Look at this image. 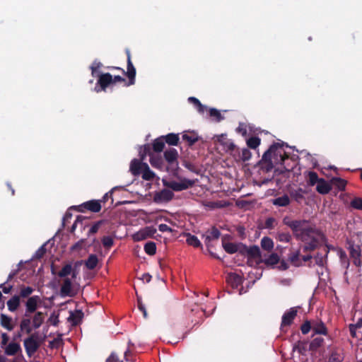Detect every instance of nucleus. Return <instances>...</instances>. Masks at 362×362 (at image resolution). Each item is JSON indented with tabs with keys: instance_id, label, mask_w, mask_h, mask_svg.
<instances>
[{
	"instance_id": "nucleus-7",
	"label": "nucleus",
	"mask_w": 362,
	"mask_h": 362,
	"mask_svg": "<svg viewBox=\"0 0 362 362\" xmlns=\"http://www.w3.org/2000/svg\"><path fill=\"white\" fill-rule=\"evenodd\" d=\"M24 346L27 355L31 357L39 349L40 344L37 341V337L33 334L24 340Z\"/></svg>"
},
{
	"instance_id": "nucleus-55",
	"label": "nucleus",
	"mask_w": 362,
	"mask_h": 362,
	"mask_svg": "<svg viewBox=\"0 0 362 362\" xmlns=\"http://www.w3.org/2000/svg\"><path fill=\"white\" fill-rule=\"evenodd\" d=\"M106 362H122L115 353H112L111 355L106 360Z\"/></svg>"
},
{
	"instance_id": "nucleus-22",
	"label": "nucleus",
	"mask_w": 362,
	"mask_h": 362,
	"mask_svg": "<svg viewBox=\"0 0 362 362\" xmlns=\"http://www.w3.org/2000/svg\"><path fill=\"white\" fill-rule=\"evenodd\" d=\"M100 85L105 89L108 85L113 83V78L110 74H102L98 81Z\"/></svg>"
},
{
	"instance_id": "nucleus-18",
	"label": "nucleus",
	"mask_w": 362,
	"mask_h": 362,
	"mask_svg": "<svg viewBox=\"0 0 362 362\" xmlns=\"http://www.w3.org/2000/svg\"><path fill=\"white\" fill-rule=\"evenodd\" d=\"M31 319L30 317H25L21 320L20 323V329L22 332L28 334H30L33 331V327L30 326Z\"/></svg>"
},
{
	"instance_id": "nucleus-16",
	"label": "nucleus",
	"mask_w": 362,
	"mask_h": 362,
	"mask_svg": "<svg viewBox=\"0 0 362 362\" xmlns=\"http://www.w3.org/2000/svg\"><path fill=\"white\" fill-rule=\"evenodd\" d=\"M21 298L19 296L15 295L12 296L6 303L8 310L10 312H15L20 306Z\"/></svg>"
},
{
	"instance_id": "nucleus-45",
	"label": "nucleus",
	"mask_w": 362,
	"mask_h": 362,
	"mask_svg": "<svg viewBox=\"0 0 362 362\" xmlns=\"http://www.w3.org/2000/svg\"><path fill=\"white\" fill-rule=\"evenodd\" d=\"M173 196V192L168 189L163 190L160 194V199L165 200V201H168V200L171 199Z\"/></svg>"
},
{
	"instance_id": "nucleus-35",
	"label": "nucleus",
	"mask_w": 362,
	"mask_h": 362,
	"mask_svg": "<svg viewBox=\"0 0 362 362\" xmlns=\"http://www.w3.org/2000/svg\"><path fill=\"white\" fill-rule=\"evenodd\" d=\"M320 180V179L318 178V176L316 173L308 172V182L310 185L313 186L315 185H317Z\"/></svg>"
},
{
	"instance_id": "nucleus-64",
	"label": "nucleus",
	"mask_w": 362,
	"mask_h": 362,
	"mask_svg": "<svg viewBox=\"0 0 362 362\" xmlns=\"http://www.w3.org/2000/svg\"><path fill=\"white\" fill-rule=\"evenodd\" d=\"M211 235L214 238H218L220 235V233L217 229L214 228L211 231Z\"/></svg>"
},
{
	"instance_id": "nucleus-15",
	"label": "nucleus",
	"mask_w": 362,
	"mask_h": 362,
	"mask_svg": "<svg viewBox=\"0 0 362 362\" xmlns=\"http://www.w3.org/2000/svg\"><path fill=\"white\" fill-rule=\"evenodd\" d=\"M216 141L226 146V148L228 150H233L235 147L234 144L230 141L228 140L226 137V134H220L217 135L214 137Z\"/></svg>"
},
{
	"instance_id": "nucleus-41",
	"label": "nucleus",
	"mask_w": 362,
	"mask_h": 362,
	"mask_svg": "<svg viewBox=\"0 0 362 362\" xmlns=\"http://www.w3.org/2000/svg\"><path fill=\"white\" fill-rule=\"evenodd\" d=\"M361 327H362V318L360 317V318H358L357 322L355 325H351L349 327L350 332H351L352 337H356V329L361 328Z\"/></svg>"
},
{
	"instance_id": "nucleus-23",
	"label": "nucleus",
	"mask_w": 362,
	"mask_h": 362,
	"mask_svg": "<svg viewBox=\"0 0 362 362\" xmlns=\"http://www.w3.org/2000/svg\"><path fill=\"white\" fill-rule=\"evenodd\" d=\"M84 206L88 210L93 212H99L101 209V205L99 201L92 200L84 204Z\"/></svg>"
},
{
	"instance_id": "nucleus-13",
	"label": "nucleus",
	"mask_w": 362,
	"mask_h": 362,
	"mask_svg": "<svg viewBox=\"0 0 362 362\" xmlns=\"http://www.w3.org/2000/svg\"><path fill=\"white\" fill-rule=\"evenodd\" d=\"M0 325L8 331H12L14 329L12 317L6 314L0 315Z\"/></svg>"
},
{
	"instance_id": "nucleus-29",
	"label": "nucleus",
	"mask_w": 362,
	"mask_h": 362,
	"mask_svg": "<svg viewBox=\"0 0 362 362\" xmlns=\"http://www.w3.org/2000/svg\"><path fill=\"white\" fill-rule=\"evenodd\" d=\"M290 202L289 198L287 195L278 197L273 200V204L279 206H286Z\"/></svg>"
},
{
	"instance_id": "nucleus-57",
	"label": "nucleus",
	"mask_w": 362,
	"mask_h": 362,
	"mask_svg": "<svg viewBox=\"0 0 362 362\" xmlns=\"http://www.w3.org/2000/svg\"><path fill=\"white\" fill-rule=\"evenodd\" d=\"M233 280L236 285L241 283V277L236 274H230L228 276V281Z\"/></svg>"
},
{
	"instance_id": "nucleus-62",
	"label": "nucleus",
	"mask_w": 362,
	"mask_h": 362,
	"mask_svg": "<svg viewBox=\"0 0 362 362\" xmlns=\"http://www.w3.org/2000/svg\"><path fill=\"white\" fill-rule=\"evenodd\" d=\"M277 267L280 270H286L288 269V266L286 262L281 261L280 264L277 266Z\"/></svg>"
},
{
	"instance_id": "nucleus-17",
	"label": "nucleus",
	"mask_w": 362,
	"mask_h": 362,
	"mask_svg": "<svg viewBox=\"0 0 362 362\" xmlns=\"http://www.w3.org/2000/svg\"><path fill=\"white\" fill-rule=\"evenodd\" d=\"M21 352V347L18 343L11 342L5 348V354L8 356H14Z\"/></svg>"
},
{
	"instance_id": "nucleus-26",
	"label": "nucleus",
	"mask_w": 362,
	"mask_h": 362,
	"mask_svg": "<svg viewBox=\"0 0 362 362\" xmlns=\"http://www.w3.org/2000/svg\"><path fill=\"white\" fill-rule=\"evenodd\" d=\"M34 288L31 286H21L20 287L19 296L20 298H26L30 297V296L33 293Z\"/></svg>"
},
{
	"instance_id": "nucleus-59",
	"label": "nucleus",
	"mask_w": 362,
	"mask_h": 362,
	"mask_svg": "<svg viewBox=\"0 0 362 362\" xmlns=\"http://www.w3.org/2000/svg\"><path fill=\"white\" fill-rule=\"evenodd\" d=\"M138 307H139V309L143 313L144 317L145 318H146L147 317L146 310L139 298L138 299Z\"/></svg>"
},
{
	"instance_id": "nucleus-53",
	"label": "nucleus",
	"mask_w": 362,
	"mask_h": 362,
	"mask_svg": "<svg viewBox=\"0 0 362 362\" xmlns=\"http://www.w3.org/2000/svg\"><path fill=\"white\" fill-rule=\"evenodd\" d=\"M249 253L252 256V257H259V255H260V250H259V248L257 247V246H253L252 247L250 248L249 250Z\"/></svg>"
},
{
	"instance_id": "nucleus-1",
	"label": "nucleus",
	"mask_w": 362,
	"mask_h": 362,
	"mask_svg": "<svg viewBox=\"0 0 362 362\" xmlns=\"http://www.w3.org/2000/svg\"><path fill=\"white\" fill-rule=\"evenodd\" d=\"M283 222L291 228L298 238L304 243V248L306 250H314L322 239V235L310 228L305 221L291 220L289 217H285Z\"/></svg>"
},
{
	"instance_id": "nucleus-3",
	"label": "nucleus",
	"mask_w": 362,
	"mask_h": 362,
	"mask_svg": "<svg viewBox=\"0 0 362 362\" xmlns=\"http://www.w3.org/2000/svg\"><path fill=\"white\" fill-rule=\"evenodd\" d=\"M130 171L134 175H142V178L145 180H153L155 177V173L150 170L149 166L146 163L134 159L130 163Z\"/></svg>"
},
{
	"instance_id": "nucleus-36",
	"label": "nucleus",
	"mask_w": 362,
	"mask_h": 362,
	"mask_svg": "<svg viewBox=\"0 0 362 362\" xmlns=\"http://www.w3.org/2000/svg\"><path fill=\"white\" fill-rule=\"evenodd\" d=\"M48 244V242L43 244L35 253L33 258L36 259H41L47 252L46 246Z\"/></svg>"
},
{
	"instance_id": "nucleus-37",
	"label": "nucleus",
	"mask_w": 362,
	"mask_h": 362,
	"mask_svg": "<svg viewBox=\"0 0 362 362\" xmlns=\"http://www.w3.org/2000/svg\"><path fill=\"white\" fill-rule=\"evenodd\" d=\"M223 248L228 253L233 254L235 253L238 250V246L232 243H223Z\"/></svg>"
},
{
	"instance_id": "nucleus-61",
	"label": "nucleus",
	"mask_w": 362,
	"mask_h": 362,
	"mask_svg": "<svg viewBox=\"0 0 362 362\" xmlns=\"http://www.w3.org/2000/svg\"><path fill=\"white\" fill-rule=\"evenodd\" d=\"M158 229L161 232H171L172 229L166 224H160Z\"/></svg>"
},
{
	"instance_id": "nucleus-4",
	"label": "nucleus",
	"mask_w": 362,
	"mask_h": 362,
	"mask_svg": "<svg viewBox=\"0 0 362 362\" xmlns=\"http://www.w3.org/2000/svg\"><path fill=\"white\" fill-rule=\"evenodd\" d=\"M51 271L52 274L55 276V280L58 284H61V279H63L60 294L62 297L68 296V263L64 264L62 269L57 271V268L52 264Z\"/></svg>"
},
{
	"instance_id": "nucleus-11",
	"label": "nucleus",
	"mask_w": 362,
	"mask_h": 362,
	"mask_svg": "<svg viewBox=\"0 0 362 362\" xmlns=\"http://www.w3.org/2000/svg\"><path fill=\"white\" fill-rule=\"evenodd\" d=\"M194 184L193 181L185 180L180 182H171L169 185L170 187L175 191H181L192 186Z\"/></svg>"
},
{
	"instance_id": "nucleus-21",
	"label": "nucleus",
	"mask_w": 362,
	"mask_h": 362,
	"mask_svg": "<svg viewBox=\"0 0 362 362\" xmlns=\"http://www.w3.org/2000/svg\"><path fill=\"white\" fill-rule=\"evenodd\" d=\"M312 330L315 334H327V328L322 322H312Z\"/></svg>"
},
{
	"instance_id": "nucleus-39",
	"label": "nucleus",
	"mask_w": 362,
	"mask_h": 362,
	"mask_svg": "<svg viewBox=\"0 0 362 362\" xmlns=\"http://www.w3.org/2000/svg\"><path fill=\"white\" fill-rule=\"evenodd\" d=\"M293 351H297L299 354H304V353L306 351V344L303 342L298 341L293 346Z\"/></svg>"
},
{
	"instance_id": "nucleus-27",
	"label": "nucleus",
	"mask_w": 362,
	"mask_h": 362,
	"mask_svg": "<svg viewBox=\"0 0 362 362\" xmlns=\"http://www.w3.org/2000/svg\"><path fill=\"white\" fill-rule=\"evenodd\" d=\"M261 247L267 251H271L274 247V242L270 238L264 237L261 240Z\"/></svg>"
},
{
	"instance_id": "nucleus-43",
	"label": "nucleus",
	"mask_w": 362,
	"mask_h": 362,
	"mask_svg": "<svg viewBox=\"0 0 362 362\" xmlns=\"http://www.w3.org/2000/svg\"><path fill=\"white\" fill-rule=\"evenodd\" d=\"M332 183L341 190L344 189L346 185V181L341 178H333Z\"/></svg>"
},
{
	"instance_id": "nucleus-5",
	"label": "nucleus",
	"mask_w": 362,
	"mask_h": 362,
	"mask_svg": "<svg viewBox=\"0 0 362 362\" xmlns=\"http://www.w3.org/2000/svg\"><path fill=\"white\" fill-rule=\"evenodd\" d=\"M41 303L42 300L39 296H33L29 297L25 302V311L24 316L30 317V315L35 313Z\"/></svg>"
},
{
	"instance_id": "nucleus-60",
	"label": "nucleus",
	"mask_w": 362,
	"mask_h": 362,
	"mask_svg": "<svg viewBox=\"0 0 362 362\" xmlns=\"http://www.w3.org/2000/svg\"><path fill=\"white\" fill-rule=\"evenodd\" d=\"M9 340V337L7 335L6 333H2L1 334V346H6L8 344V341Z\"/></svg>"
},
{
	"instance_id": "nucleus-12",
	"label": "nucleus",
	"mask_w": 362,
	"mask_h": 362,
	"mask_svg": "<svg viewBox=\"0 0 362 362\" xmlns=\"http://www.w3.org/2000/svg\"><path fill=\"white\" fill-rule=\"evenodd\" d=\"M297 314V310L294 308H291L289 310H288L286 313H284V315L282 317V326H288L290 325L296 316Z\"/></svg>"
},
{
	"instance_id": "nucleus-6",
	"label": "nucleus",
	"mask_w": 362,
	"mask_h": 362,
	"mask_svg": "<svg viewBox=\"0 0 362 362\" xmlns=\"http://www.w3.org/2000/svg\"><path fill=\"white\" fill-rule=\"evenodd\" d=\"M271 156L276 157V161H279L280 163H282L288 158V156L285 155L284 151L278 145L272 146L269 149L265 152L263 158L267 160Z\"/></svg>"
},
{
	"instance_id": "nucleus-24",
	"label": "nucleus",
	"mask_w": 362,
	"mask_h": 362,
	"mask_svg": "<svg viewBox=\"0 0 362 362\" xmlns=\"http://www.w3.org/2000/svg\"><path fill=\"white\" fill-rule=\"evenodd\" d=\"M165 160L170 163H176L177 158V152L175 149L171 148L168 150L164 153Z\"/></svg>"
},
{
	"instance_id": "nucleus-33",
	"label": "nucleus",
	"mask_w": 362,
	"mask_h": 362,
	"mask_svg": "<svg viewBox=\"0 0 362 362\" xmlns=\"http://www.w3.org/2000/svg\"><path fill=\"white\" fill-rule=\"evenodd\" d=\"M150 163L151 165L154 168H160L162 167L163 160L160 156H151Z\"/></svg>"
},
{
	"instance_id": "nucleus-47",
	"label": "nucleus",
	"mask_w": 362,
	"mask_h": 362,
	"mask_svg": "<svg viewBox=\"0 0 362 362\" xmlns=\"http://www.w3.org/2000/svg\"><path fill=\"white\" fill-rule=\"evenodd\" d=\"M290 262L295 266H299L300 265V261H299V252H296L289 257Z\"/></svg>"
},
{
	"instance_id": "nucleus-49",
	"label": "nucleus",
	"mask_w": 362,
	"mask_h": 362,
	"mask_svg": "<svg viewBox=\"0 0 362 362\" xmlns=\"http://www.w3.org/2000/svg\"><path fill=\"white\" fill-rule=\"evenodd\" d=\"M351 205L352 207L356 209H362V199L361 198H356L351 201Z\"/></svg>"
},
{
	"instance_id": "nucleus-19",
	"label": "nucleus",
	"mask_w": 362,
	"mask_h": 362,
	"mask_svg": "<svg viewBox=\"0 0 362 362\" xmlns=\"http://www.w3.org/2000/svg\"><path fill=\"white\" fill-rule=\"evenodd\" d=\"M331 189V185L323 179H320L316 186L317 191L322 194H326L329 193Z\"/></svg>"
},
{
	"instance_id": "nucleus-34",
	"label": "nucleus",
	"mask_w": 362,
	"mask_h": 362,
	"mask_svg": "<svg viewBox=\"0 0 362 362\" xmlns=\"http://www.w3.org/2000/svg\"><path fill=\"white\" fill-rule=\"evenodd\" d=\"M145 252L149 255H153L156 252V246L153 242H148L144 245Z\"/></svg>"
},
{
	"instance_id": "nucleus-25",
	"label": "nucleus",
	"mask_w": 362,
	"mask_h": 362,
	"mask_svg": "<svg viewBox=\"0 0 362 362\" xmlns=\"http://www.w3.org/2000/svg\"><path fill=\"white\" fill-rule=\"evenodd\" d=\"M182 139L192 145L198 140L197 134L194 132H185L182 134Z\"/></svg>"
},
{
	"instance_id": "nucleus-31",
	"label": "nucleus",
	"mask_w": 362,
	"mask_h": 362,
	"mask_svg": "<svg viewBox=\"0 0 362 362\" xmlns=\"http://www.w3.org/2000/svg\"><path fill=\"white\" fill-rule=\"evenodd\" d=\"M186 242L189 245L194 247H199L201 245L199 239L194 235L188 233L186 235Z\"/></svg>"
},
{
	"instance_id": "nucleus-10",
	"label": "nucleus",
	"mask_w": 362,
	"mask_h": 362,
	"mask_svg": "<svg viewBox=\"0 0 362 362\" xmlns=\"http://www.w3.org/2000/svg\"><path fill=\"white\" fill-rule=\"evenodd\" d=\"M83 317V313L81 308H76L69 313V324L76 326L79 325Z\"/></svg>"
},
{
	"instance_id": "nucleus-42",
	"label": "nucleus",
	"mask_w": 362,
	"mask_h": 362,
	"mask_svg": "<svg viewBox=\"0 0 362 362\" xmlns=\"http://www.w3.org/2000/svg\"><path fill=\"white\" fill-rule=\"evenodd\" d=\"M164 142L161 139H156L153 144V150L156 152H160L164 148Z\"/></svg>"
},
{
	"instance_id": "nucleus-54",
	"label": "nucleus",
	"mask_w": 362,
	"mask_h": 362,
	"mask_svg": "<svg viewBox=\"0 0 362 362\" xmlns=\"http://www.w3.org/2000/svg\"><path fill=\"white\" fill-rule=\"evenodd\" d=\"M7 283H6V281L3 284H0V288L2 289V291L4 293H9L12 288H13V286L12 285H8V286H6Z\"/></svg>"
},
{
	"instance_id": "nucleus-51",
	"label": "nucleus",
	"mask_w": 362,
	"mask_h": 362,
	"mask_svg": "<svg viewBox=\"0 0 362 362\" xmlns=\"http://www.w3.org/2000/svg\"><path fill=\"white\" fill-rule=\"evenodd\" d=\"M237 132L241 134L243 136L247 134V127L244 123H240L238 128L236 129Z\"/></svg>"
},
{
	"instance_id": "nucleus-14",
	"label": "nucleus",
	"mask_w": 362,
	"mask_h": 362,
	"mask_svg": "<svg viewBox=\"0 0 362 362\" xmlns=\"http://www.w3.org/2000/svg\"><path fill=\"white\" fill-rule=\"evenodd\" d=\"M127 75L129 78V85H132L134 83V78L136 75V70L134 67L132 61L131 57L129 52H127Z\"/></svg>"
},
{
	"instance_id": "nucleus-9",
	"label": "nucleus",
	"mask_w": 362,
	"mask_h": 362,
	"mask_svg": "<svg viewBox=\"0 0 362 362\" xmlns=\"http://www.w3.org/2000/svg\"><path fill=\"white\" fill-rule=\"evenodd\" d=\"M349 250L351 257L354 259V263L356 266L360 267L362 264L361 260V249L358 245H354L349 243Z\"/></svg>"
},
{
	"instance_id": "nucleus-28",
	"label": "nucleus",
	"mask_w": 362,
	"mask_h": 362,
	"mask_svg": "<svg viewBox=\"0 0 362 362\" xmlns=\"http://www.w3.org/2000/svg\"><path fill=\"white\" fill-rule=\"evenodd\" d=\"M98 263V257L95 255H90L85 264L88 269H93L97 266Z\"/></svg>"
},
{
	"instance_id": "nucleus-46",
	"label": "nucleus",
	"mask_w": 362,
	"mask_h": 362,
	"mask_svg": "<svg viewBox=\"0 0 362 362\" xmlns=\"http://www.w3.org/2000/svg\"><path fill=\"white\" fill-rule=\"evenodd\" d=\"M210 116L214 117L216 121L218 122L222 119V116L220 112L214 108H211L209 110Z\"/></svg>"
},
{
	"instance_id": "nucleus-30",
	"label": "nucleus",
	"mask_w": 362,
	"mask_h": 362,
	"mask_svg": "<svg viewBox=\"0 0 362 362\" xmlns=\"http://www.w3.org/2000/svg\"><path fill=\"white\" fill-rule=\"evenodd\" d=\"M279 262V257L276 253L271 254L267 259L264 260V263L267 265L274 266Z\"/></svg>"
},
{
	"instance_id": "nucleus-8",
	"label": "nucleus",
	"mask_w": 362,
	"mask_h": 362,
	"mask_svg": "<svg viewBox=\"0 0 362 362\" xmlns=\"http://www.w3.org/2000/svg\"><path fill=\"white\" fill-rule=\"evenodd\" d=\"M156 233V229L153 226H147L141 228L132 235L134 241H141L148 238H152Z\"/></svg>"
},
{
	"instance_id": "nucleus-52",
	"label": "nucleus",
	"mask_w": 362,
	"mask_h": 362,
	"mask_svg": "<svg viewBox=\"0 0 362 362\" xmlns=\"http://www.w3.org/2000/svg\"><path fill=\"white\" fill-rule=\"evenodd\" d=\"M102 242L103 245L107 247H110L113 245V240L109 236L104 237Z\"/></svg>"
},
{
	"instance_id": "nucleus-44",
	"label": "nucleus",
	"mask_w": 362,
	"mask_h": 362,
	"mask_svg": "<svg viewBox=\"0 0 362 362\" xmlns=\"http://www.w3.org/2000/svg\"><path fill=\"white\" fill-rule=\"evenodd\" d=\"M189 100L197 106L198 111L199 112H204V110L206 109V107L204 106L197 98L194 97H190L189 98Z\"/></svg>"
},
{
	"instance_id": "nucleus-63",
	"label": "nucleus",
	"mask_w": 362,
	"mask_h": 362,
	"mask_svg": "<svg viewBox=\"0 0 362 362\" xmlns=\"http://www.w3.org/2000/svg\"><path fill=\"white\" fill-rule=\"evenodd\" d=\"M78 224L82 225V219L78 217L77 218V219L76 220V221L74 222V223L73 224V226L71 227L72 230H75V228H76Z\"/></svg>"
},
{
	"instance_id": "nucleus-58",
	"label": "nucleus",
	"mask_w": 362,
	"mask_h": 362,
	"mask_svg": "<svg viewBox=\"0 0 362 362\" xmlns=\"http://www.w3.org/2000/svg\"><path fill=\"white\" fill-rule=\"evenodd\" d=\"M275 219L273 218H269L266 220V222H265V226L266 228H272L274 227V225H275Z\"/></svg>"
},
{
	"instance_id": "nucleus-2",
	"label": "nucleus",
	"mask_w": 362,
	"mask_h": 362,
	"mask_svg": "<svg viewBox=\"0 0 362 362\" xmlns=\"http://www.w3.org/2000/svg\"><path fill=\"white\" fill-rule=\"evenodd\" d=\"M82 262H76L72 267L69 265V276H71V280L69 279V296L76 295L80 291L79 276Z\"/></svg>"
},
{
	"instance_id": "nucleus-56",
	"label": "nucleus",
	"mask_w": 362,
	"mask_h": 362,
	"mask_svg": "<svg viewBox=\"0 0 362 362\" xmlns=\"http://www.w3.org/2000/svg\"><path fill=\"white\" fill-rule=\"evenodd\" d=\"M251 158V153L250 151L247 149L244 148L242 151V159L243 160H248Z\"/></svg>"
},
{
	"instance_id": "nucleus-38",
	"label": "nucleus",
	"mask_w": 362,
	"mask_h": 362,
	"mask_svg": "<svg viewBox=\"0 0 362 362\" xmlns=\"http://www.w3.org/2000/svg\"><path fill=\"white\" fill-rule=\"evenodd\" d=\"M178 140H179L178 136L177 134H169L165 137L166 142L170 145H174V146L177 145L178 143Z\"/></svg>"
},
{
	"instance_id": "nucleus-40",
	"label": "nucleus",
	"mask_w": 362,
	"mask_h": 362,
	"mask_svg": "<svg viewBox=\"0 0 362 362\" xmlns=\"http://www.w3.org/2000/svg\"><path fill=\"white\" fill-rule=\"evenodd\" d=\"M276 239L282 243H288L291 240V236L287 233H279L276 235Z\"/></svg>"
},
{
	"instance_id": "nucleus-32",
	"label": "nucleus",
	"mask_w": 362,
	"mask_h": 362,
	"mask_svg": "<svg viewBox=\"0 0 362 362\" xmlns=\"http://www.w3.org/2000/svg\"><path fill=\"white\" fill-rule=\"evenodd\" d=\"M261 140L257 136H253L247 139V145L252 149L257 148L260 144Z\"/></svg>"
},
{
	"instance_id": "nucleus-50",
	"label": "nucleus",
	"mask_w": 362,
	"mask_h": 362,
	"mask_svg": "<svg viewBox=\"0 0 362 362\" xmlns=\"http://www.w3.org/2000/svg\"><path fill=\"white\" fill-rule=\"evenodd\" d=\"M103 223V221H99L95 223L90 228L89 233H92V234L96 233Z\"/></svg>"
},
{
	"instance_id": "nucleus-20",
	"label": "nucleus",
	"mask_w": 362,
	"mask_h": 362,
	"mask_svg": "<svg viewBox=\"0 0 362 362\" xmlns=\"http://www.w3.org/2000/svg\"><path fill=\"white\" fill-rule=\"evenodd\" d=\"M45 320V314L42 312H36L32 319L33 327L34 329H38Z\"/></svg>"
},
{
	"instance_id": "nucleus-48",
	"label": "nucleus",
	"mask_w": 362,
	"mask_h": 362,
	"mask_svg": "<svg viewBox=\"0 0 362 362\" xmlns=\"http://www.w3.org/2000/svg\"><path fill=\"white\" fill-rule=\"evenodd\" d=\"M300 329L303 334H308L310 332V330L312 329V322L306 321L304 324H303Z\"/></svg>"
}]
</instances>
